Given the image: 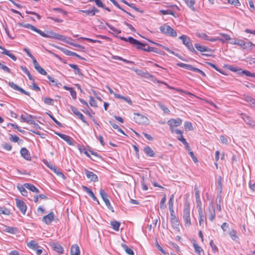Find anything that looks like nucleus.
<instances>
[{"label": "nucleus", "mask_w": 255, "mask_h": 255, "mask_svg": "<svg viewBox=\"0 0 255 255\" xmlns=\"http://www.w3.org/2000/svg\"><path fill=\"white\" fill-rule=\"evenodd\" d=\"M69 66L74 69L75 74L79 75L80 77H83V75L81 72L80 69L78 68V66L75 64H69Z\"/></svg>", "instance_id": "29"}, {"label": "nucleus", "mask_w": 255, "mask_h": 255, "mask_svg": "<svg viewBox=\"0 0 255 255\" xmlns=\"http://www.w3.org/2000/svg\"><path fill=\"white\" fill-rule=\"evenodd\" d=\"M186 4L193 10L195 11V8L194 6L195 0H184Z\"/></svg>", "instance_id": "43"}, {"label": "nucleus", "mask_w": 255, "mask_h": 255, "mask_svg": "<svg viewBox=\"0 0 255 255\" xmlns=\"http://www.w3.org/2000/svg\"><path fill=\"white\" fill-rule=\"evenodd\" d=\"M240 73L244 74L248 77H252L255 78V73H251L247 70H242L241 69Z\"/></svg>", "instance_id": "51"}, {"label": "nucleus", "mask_w": 255, "mask_h": 255, "mask_svg": "<svg viewBox=\"0 0 255 255\" xmlns=\"http://www.w3.org/2000/svg\"><path fill=\"white\" fill-rule=\"evenodd\" d=\"M1 49L3 50V51L1 52L2 54H4V55H6L8 56V57L11 58L14 61L16 60L17 58H16V56L14 55H13V54L11 53L10 52V51H8L7 49L4 48V47H3V49Z\"/></svg>", "instance_id": "34"}, {"label": "nucleus", "mask_w": 255, "mask_h": 255, "mask_svg": "<svg viewBox=\"0 0 255 255\" xmlns=\"http://www.w3.org/2000/svg\"><path fill=\"white\" fill-rule=\"evenodd\" d=\"M229 234L231 238L234 241L238 238L237 235H236V232L234 230H232L231 232H230Z\"/></svg>", "instance_id": "60"}, {"label": "nucleus", "mask_w": 255, "mask_h": 255, "mask_svg": "<svg viewBox=\"0 0 255 255\" xmlns=\"http://www.w3.org/2000/svg\"><path fill=\"white\" fill-rule=\"evenodd\" d=\"M57 48L60 50L61 51H62L65 54L69 56H75L78 57V58L80 59H82L83 58H82L80 55H78L76 53L71 51L67 49H65L64 48L59 47V46H56Z\"/></svg>", "instance_id": "14"}, {"label": "nucleus", "mask_w": 255, "mask_h": 255, "mask_svg": "<svg viewBox=\"0 0 255 255\" xmlns=\"http://www.w3.org/2000/svg\"><path fill=\"white\" fill-rule=\"evenodd\" d=\"M159 13L163 15L170 14L175 17L174 12L171 10H159Z\"/></svg>", "instance_id": "48"}, {"label": "nucleus", "mask_w": 255, "mask_h": 255, "mask_svg": "<svg viewBox=\"0 0 255 255\" xmlns=\"http://www.w3.org/2000/svg\"><path fill=\"white\" fill-rule=\"evenodd\" d=\"M170 217H171V223L172 226L176 229V230L179 231V223L176 217L174 211H170Z\"/></svg>", "instance_id": "10"}, {"label": "nucleus", "mask_w": 255, "mask_h": 255, "mask_svg": "<svg viewBox=\"0 0 255 255\" xmlns=\"http://www.w3.org/2000/svg\"><path fill=\"white\" fill-rule=\"evenodd\" d=\"M174 196L173 194L170 195L169 200L168 201V205H169V210L170 211H174L173 209V200H174Z\"/></svg>", "instance_id": "44"}, {"label": "nucleus", "mask_w": 255, "mask_h": 255, "mask_svg": "<svg viewBox=\"0 0 255 255\" xmlns=\"http://www.w3.org/2000/svg\"><path fill=\"white\" fill-rule=\"evenodd\" d=\"M47 78L48 79L49 81L52 83V85L56 86L58 87H59V85H61V84L60 83H57L56 82V81L55 80V79L53 78H52V77H51L50 76H49V75L48 76Z\"/></svg>", "instance_id": "54"}, {"label": "nucleus", "mask_w": 255, "mask_h": 255, "mask_svg": "<svg viewBox=\"0 0 255 255\" xmlns=\"http://www.w3.org/2000/svg\"><path fill=\"white\" fill-rule=\"evenodd\" d=\"M237 45H240L243 48L247 50H251L255 45L248 39L246 40L238 39Z\"/></svg>", "instance_id": "8"}, {"label": "nucleus", "mask_w": 255, "mask_h": 255, "mask_svg": "<svg viewBox=\"0 0 255 255\" xmlns=\"http://www.w3.org/2000/svg\"><path fill=\"white\" fill-rule=\"evenodd\" d=\"M20 25L25 28H29L33 31H34L37 32L38 33H39V30H40L39 29H37L36 27H35L33 25H32L30 24H29V23L20 24Z\"/></svg>", "instance_id": "39"}, {"label": "nucleus", "mask_w": 255, "mask_h": 255, "mask_svg": "<svg viewBox=\"0 0 255 255\" xmlns=\"http://www.w3.org/2000/svg\"><path fill=\"white\" fill-rule=\"evenodd\" d=\"M207 65L210 66L211 67H212V68H213L214 69H215L216 71H218L219 72L221 73H222V70L220 69H219L216 65H215L214 64L211 63V62H207L206 63Z\"/></svg>", "instance_id": "58"}, {"label": "nucleus", "mask_w": 255, "mask_h": 255, "mask_svg": "<svg viewBox=\"0 0 255 255\" xmlns=\"http://www.w3.org/2000/svg\"><path fill=\"white\" fill-rule=\"evenodd\" d=\"M52 249L58 253L62 254L63 252V248L57 243H54L51 245Z\"/></svg>", "instance_id": "25"}, {"label": "nucleus", "mask_w": 255, "mask_h": 255, "mask_svg": "<svg viewBox=\"0 0 255 255\" xmlns=\"http://www.w3.org/2000/svg\"><path fill=\"white\" fill-rule=\"evenodd\" d=\"M158 105L159 107L164 112V113L167 114L169 113L170 111L168 109L160 102H158Z\"/></svg>", "instance_id": "53"}, {"label": "nucleus", "mask_w": 255, "mask_h": 255, "mask_svg": "<svg viewBox=\"0 0 255 255\" xmlns=\"http://www.w3.org/2000/svg\"><path fill=\"white\" fill-rule=\"evenodd\" d=\"M21 119L24 122L31 124H34V120H32V116L31 115H29L27 117L25 118V116L23 115H21Z\"/></svg>", "instance_id": "38"}, {"label": "nucleus", "mask_w": 255, "mask_h": 255, "mask_svg": "<svg viewBox=\"0 0 255 255\" xmlns=\"http://www.w3.org/2000/svg\"><path fill=\"white\" fill-rule=\"evenodd\" d=\"M45 104L48 105H53L54 100L50 98H45L44 99Z\"/></svg>", "instance_id": "55"}, {"label": "nucleus", "mask_w": 255, "mask_h": 255, "mask_svg": "<svg viewBox=\"0 0 255 255\" xmlns=\"http://www.w3.org/2000/svg\"><path fill=\"white\" fill-rule=\"evenodd\" d=\"M82 189H83V190L84 191H85L90 197H91L92 198V199L95 201H97L98 202V204H99V201L98 200V199L97 198V197L95 196L94 193L93 192V191L90 189L88 187H86V186H82Z\"/></svg>", "instance_id": "22"}, {"label": "nucleus", "mask_w": 255, "mask_h": 255, "mask_svg": "<svg viewBox=\"0 0 255 255\" xmlns=\"http://www.w3.org/2000/svg\"><path fill=\"white\" fill-rule=\"evenodd\" d=\"M8 85L13 89L15 90V91H19L28 96H30V93L28 92H27L25 90H24L21 88L18 87L16 84H14L12 82H8Z\"/></svg>", "instance_id": "13"}, {"label": "nucleus", "mask_w": 255, "mask_h": 255, "mask_svg": "<svg viewBox=\"0 0 255 255\" xmlns=\"http://www.w3.org/2000/svg\"><path fill=\"white\" fill-rule=\"evenodd\" d=\"M24 187H25L26 189H28L33 192L39 193L40 192L39 190L36 187H35L33 185L30 183H25Z\"/></svg>", "instance_id": "33"}, {"label": "nucleus", "mask_w": 255, "mask_h": 255, "mask_svg": "<svg viewBox=\"0 0 255 255\" xmlns=\"http://www.w3.org/2000/svg\"><path fill=\"white\" fill-rule=\"evenodd\" d=\"M209 219L210 221H213L216 216L215 208L212 202H211L209 206Z\"/></svg>", "instance_id": "17"}, {"label": "nucleus", "mask_w": 255, "mask_h": 255, "mask_svg": "<svg viewBox=\"0 0 255 255\" xmlns=\"http://www.w3.org/2000/svg\"><path fill=\"white\" fill-rule=\"evenodd\" d=\"M133 70L138 75L144 76L145 77L147 78H151V79H152L153 77L151 74H150L148 73H145L143 75V72L140 70H138L137 69H134V68H133Z\"/></svg>", "instance_id": "32"}, {"label": "nucleus", "mask_w": 255, "mask_h": 255, "mask_svg": "<svg viewBox=\"0 0 255 255\" xmlns=\"http://www.w3.org/2000/svg\"><path fill=\"white\" fill-rule=\"evenodd\" d=\"M182 122V120L179 118L171 119L168 121L167 124L170 126V130L172 133H175L176 129H174V128L180 126Z\"/></svg>", "instance_id": "7"}, {"label": "nucleus", "mask_w": 255, "mask_h": 255, "mask_svg": "<svg viewBox=\"0 0 255 255\" xmlns=\"http://www.w3.org/2000/svg\"><path fill=\"white\" fill-rule=\"evenodd\" d=\"M177 65L180 67L193 71L195 67L190 64H186L183 63H178Z\"/></svg>", "instance_id": "36"}, {"label": "nucleus", "mask_w": 255, "mask_h": 255, "mask_svg": "<svg viewBox=\"0 0 255 255\" xmlns=\"http://www.w3.org/2000/svg\"><path fill=\"white\" fill-rule=\"evenodd\" d=\"M89 104L91 106L94 107H97V104L96 101L95 100L94 98L93 97H90V101Z\"/></svg>", "instance_id": "57"}, {"label": "nucleus", "mask_w": 255, "mask_h": 255, "mask_svg": "<svg viewBox=\"0 0 255 255\" xmlns=\"http://www.w3.org/2000/svg\"><path fill=\"white\" fill-rule=\"evenodd\" d=\"M21 155L26 160H30L31 158L30 154L29 151L24 147H23L20 150Z\"/></svg>", "instance_id": "24"}, {"label": "nucleus", "mask_w": 255, "mask_h": 255, "mask_svg": "<svg viewBox=\"0 0 255 255\" xmlns=\"http://www.w3.org/2000/svg\"><path fill=\"white\" fill-rule=\"evenodd\" d=\"M184 127L186 129L191 130L192 129V125L191 123L186 122L184 124Z\"/></svg>", "instance_id": "59"}, {"label": "nucleus", "mask_w": 255, "mask_h": 255, "mask_svg": "<svg viewBox=\"0 0 255 255\" xmlns=\"http://www.w3.org/2000/svg\"><path fill=\"white\" fill-rule=\"evenodd\" d=\"M175 133L177 134H180V137H178V139L179 140H180L183 144L185 142V141H186V140L185 139V138H184L183 137V131H181V130L180 129H176L175 130Z\"/></svg>", "instance_id": "41"}, {"label": "nucleus", "mask_w": 255, "mask_h": 255, "mask_svg": "<svg viewBox=\"0 0 255 255\" xmlns=\"http://www.w3.org/2000/svg\"><path fill=\"white\" fill-rule=\"evenodd\" d=\"M56 134L60 137L62 139L66 141L69 145H74V140L69 135L60 133H56Z\"/></svg>", "instance_id": "15"}, {"label": "nucleus", "mask_w": 255, "mask_h": 255, "mask_svg": "<svg viewBox=\"0 0 255 255\" xmlns=\"http://www.w3.org/2000/svg\"><path fill=\"white\" fill-rule=\"evenodd\" d=\"M133 119L135 123L140 125H148L149 122L146 117L139 113H134Z\"/></svg>", "instance_id": "5"}, {"label": "nucleus", "mask_w": 255, "mask_h": 255, "mask_svg": "<svg viewBox=\"0 0 255 255\" xmlns=\"http://www.w3.org/2000/svg\"><path fill=\"white\" fill-rule=\"evenodd\" d=\"M179 39L182 40L183 44H184L190 51L194 53H197V51L193 47V44L189 37L186 35H182L179 37Z\"/></svg>", "instance_id": "4"}, {"label": "nucleus", "mask_w": 255, "mask_h": 255, "mask_svg": "<svg viewBox=\"0 0 255 255\" xmlns=\"http://www.w3.org/2000/svg\"><path fill=\"white\" fill-rule=\"evenodd\" d=\"M197 35L199 38L212 42L216 41L217 40V39H215V37H211L205 33H197Z\"/></svg>", "instance_id": "26"}, {"label": "nucleus", "mask_w": 255, "mask_h": 255, "mask_svg": "<svg viewBox=\"0 0 255 255\" xmlns=\"http://www.w3.org/2000/svg\"><path fill=\"white\" fill-rule=\"evenodd\" d=\"M51 170H53V172L55 173L58 176L62 177L63 179L65 178V176L63 173L57 169L55 166L52 168V169H51Z\"/></svg>", "instance_id": "49"}, {"label": "nucleus", "mask_w": 255, "mask_h": 255, "mask_svg": "<svg viewBox=\"0 0 255 255\" xmlns=\"http://www.w3.org/2000/svg\"><path fill=\"white\" fill-rule=\"evenodd\" d=\"M183 218L186 226L189 227L191 225L190 205L188 203H185L184 204L183 211Z\"/></svg>", "instance_id": "2"}, {"label": "nucleus", "mask_w": 255, "mask_h": 255, "mask_svg": "<svg viewBox=\"0 0 255 255\" xmlns=\"http://www.w3.org/2000/svg\"><path fill=\"white\" fill-rule=\"evenodd\" d=\"M23 51H24L26 53L27 55L32 59V61H33V60L36 59L31 54L28 49L24 48L23 49Z\"/></svg>", "instance_id": "62"}, {"label": "nucleus", "mask_w": 255, "mask_h": 255, "mask_svg": "<svg viewBox=\"0 0 255 255\" xmlns=\"http://www.w3.org/2000/svg\"><path fill=\"white\" fill-rule=\"evenodd\" d=\"M21 69L22 70V71L27 75L28 76L29 79L31 81H32L33 82H34V80L31 75L30 74L29 71L26 68V67L24 66H21Z\"/></svg>", "instance_id": "42"}, {"label": "nucleus", "mask_w": 255, "mask_h": 255, "mask_svg": "<svg viewBox=\"0 0 255 255\" xmlns=\"http://www.w3.org/2000/svg\"><path fill=\"white\" fill-rule=\"evenodd\" d=\"M70 109L75 115L80 119L83 123L86 124L87 126L89 125L88 123L86 121L84 115L81 114L76 108L73 106H70Z\"/></svg>", "instance_id": "11"}, {"label": "nucleus", "mask_w": 255, "mask_h": 255, "mask_svg": "<svg viewBox=\"0 0 255 255\" xmlns=\"http://www.w3.org/2000/svg\"><path fill=\"white\" fill-rule=\"evenodd\" d=\"M33 65L34 68L37 71L38 73L43 75H46L47 74V72L45 70L42 68L37 62L36 59L33 60Z\"/></svg>", "instance_id": "19"}, {"label": "nucleus", "mask_w": 255, "mask_h": 255, "mask_svg": "<svg viewBox=\"0 0 255 255\" xmlns=\"http://www.w3.org/2000/svg\"><path fill=\"white\" fill-rule=\"evenodd\" d=\"M3 231L9 233L15 234L18 232V230L17 228L5 226Z\"/></svg>", "instance_id": "27"}, {"label": "nucleus", "mask_w": 255, "mask_h": 255, "mask_svg": "<svg viewBox=\"0 0 255 255\" xmlns=\"http://www.w3.org/2000/svg\"><path fill=\"white\" fill-rule=\"evenodd\" d=\"M144 151L146 155L148 156L153 157L155 155V152L149 146H146L144 147Z\"/></svg>", "instance_id": "31"}, {"label": "nucleus", "mask_w": 255, "mask_h": 255, "mask_svg": "<svg viewBox=\"0 0 255 255\" xmlns=\"http://www.w3.org/2000/svg\"><path fill=\"white\" fill-rule=\"evenodd\" d=\"M193 246L195 249V252L199 255H201V253L203 252L201 247H200L197 243L195 240L193 241Z\"/></svg>", "instance_id": "35"}, {"label": "nucleus", "mask_w": 255, "mask_h": 255, "mask_svg": "<svg viewBox=\"0 0 255 255\" xmlns=\"http://www.w3.org/2000/svg\"><path fill=\"white\" fill-rule=\"evenodd\" d=\"M27 246L33 250L37 249L39 247L38 244L34 241H31L27 243Z\"/></svg>", "instance_id": "45"}, {"label": "nucleus", "mask_w": 255, "mask_h": 255, "mask_svg": "<svg viewBox=\"0 0 255 255\" xmlns=\"http://www.w3.org/2000/svg\"><path fill=\"white\" fill-rule=\"evenodd\" d=\"M9 139L12 142H16L19 140V138L17 136L15 135H13L12 134H10Z\"/></svg>", "instance_id": "61"}, {"label": "nucleus", "mask_w": 255, "mask_h": 255, "mask_svg": "<svg viewBox=\"0 0 255 255\" xmlns=\"http://www.w3.org/2000/svg\"><path fill=\"white\" fill-rule=\"evenodd\" d=\"M80 251L78 246L74 244L72 246L71 249V255H80Z\"/></svg>", "instance_id": "28"}, {"label": "nucleus", "mask_w": 255, "mask_h": 255, "mask_svg": "<svg viewBox=\"0 0 255 255\" xmlns=\"http://www.w3.org/2000/svg\"><path fill=\"white\" fill-rule=\"evenodd\" d=\"M198 212L199 215V224L201 226L202 223L206 220V217L202 210L201 207L199 208Z\"/></svg>", "instance_id": "30"}, {"label": "nucleus", "mask_w": 255, "mask_h": 255, "mask_svg": "<svg viewBox=\"0 0 255 255\" xmlns=\"http://www.w3.org/2000/svg\"><path fill=\"white\" fill-rule=\"evenodd\" d=\"M160 31L162 33L170 36L171 37H176L177 32L169 25L164 24L159 27Z\"/></svg>", "instance_id": "3"}, {"label": "nucleus", "mask_w": 255, "mask_h": 255, "mask_svg": "<svg viewBox=\"0 0 255 255\" xmlns=\"http://www.w3.org/2000/svg\"><path fill=\"white\" fill-rule=\"evenodd\" d=\"M166 195L164 194L163 197L161 199V200L160 201V208L161 209L164 208V204H165V203L166 202Z\"/></svg>", "instance_id": "63"}, {"label": "nucleus", "mask_w": 255, "mask_h": 255, "mask_svg": "<svg viewBox=\"0 0 255 255\" xmlns=\"http://www.w3.org/2000/svg\"><path fill=\"white\" fill-rule=\"evenodd\" d=\"M119 38H120L121 40L125 41H128L129 43L133 45L134 47H135L136 48H141L142 46H144L143 44H142V43L140 42L139 41L133 38L132 37H129L128 38H127L123 36H119Z\"/></svg>", "instance_id": "6"}, {"label": "nucleus", "mask_w": 255, "mask_h": 255, "mask_svg": "<svg viewBox=\"0 0 255 255\" xmlns=\"http://www.w3.org/2000/svg\"><path fill=\"white\" fill-rule=\"evenodd\" d=\"M17 188L23 196H27V191L26 190V188L24 187V184L22 186H18Z\"/></svg>", "instance_id": "47"}, {"label": "nucleus", "mask_w": 255, "mask_h": 255, "mask_svg": "<svg viewBox=\"0 0 255 255\" xmlns=\"http://www.w3.org/2000/svg\"><path fill=\"white\" fill-rule=\"evenodd\" d=\"M16 205L23 214H25L26 211L27 207L25 203L22 200L16 199Z\"/></svg>", "instance_id": "12"}, {"label": "nucleus", "mask_w": 255, "mask_h": 255, "mask_svg": "<svg viewBox=\"0 0 255 255\" xmlns=\"http://www.w3.org/2000/svg\"><path fill=\"white\" fill-rule=\"evenodd\" d=\"M195 47L197 50L200 52H206L211 51L209 48L206 46H202L199 44H195Z\"/></svg>", "instance_id": "37"}, {"label": "nucleus", "mask_w": 255, "mask_h": 255, "mask_svg": "<svg viewBox=\"0 0 255 255\" xmlns=\"http://www.w3.org/2000/svg\"><path fill=\"white\" fill-rule=\"evenodd\" d=\"M50 118L59 126L61 127L62 125L61 124L58 122L51 114H50L48 113H46Z\"/></svg>", "instance_id": "64"}, {"label": "nucleus", "mask_w": 255, "mask_h": 255, "mask_svg": "<svg viewBox=\"0 0 255 255\" xmlns=\"http://www.w3.org/2000/svg\"><path fill=\"white\" fill-rule=\"evenodd\" d=\"M84 171L87 177L90 179L91 181L96 182L98 181V176L93 172L90 171L86 169L84 170Z\"/></svg>", "instance_id": "16"}, {"label": "nucleus", "mask_w": 255, "mask_h": 255, "mask_svg": "<svg viewBox=\"0 0 255 255\" xmlns=\"http://www.w3.org/2000/svg\"><path fill=\"white\" fill-rule=\"evenodd\" d=\"M111 225L112 227V228L115 231H119V228L121 225V223L116 221H112L111 222Z\"/></svg>", "instance_id": "40"}, {"label": "nucleus", "mask_w": 255, "mask_h": 255, "mask_svg": "<svg viewBox=\"0 0 255 255\" xmlns=\"http://www.w3.org/2000/svg\"><path fill=\"white\" fill-rule=\"evenodd\" d=\"M106 24L114 32H116V33H117L118 34H119V33H121V30H119V29L116 28L115 27H114V26H113L112 25H111L109 23H106Z\"/></svg>", "instance_id": "56"}, {"label": "nucleus", "mask_w": 255, "mask_h": 255, "mask_svg": "<svg viewBox=\"0 0 255 255\" xmlns=\"http://www.w3.org/2000/svg\"><path fill=\"white\" fill-rule=\"evenodd\" d=\"M142 44H143L144 46L143 45L141 46V48H137V49H142L144 51H147V52H151V50H153V49H152V47L149 46L146 44H145V43H142Z\"/></svg>", "instance_id": "50"}, {"label": "nucleus", "mask_w": 255, "mask_h": 255, "mask_svg": "<svg viewBox=\"0 0 255 255\" xmlns=\"http://www.w3.org/2000/svg\"><path fill=\"white\" fill-rule=\"evenodd\" d=\"M100 194L102 198L103 199V201L105 202V204L106 205L108 208L112 212H114L113 208L111 206L109 200L108 199L107 194L103 189H101L100 190Z\"/></svg>", "instance_id": "9"}, {"label": "nucleus", "mask_w": 255, "mask_h": 255, "mask_svg": "<svg viewBox=\"0 0 255 255\" xmlns=\"http://www.w3.org/2000/svg\"><path fill=\"white\" fill-rule=\"evenodd\" d=\"M242 118L247 125L252 127L255 126V121L252 120V118L248 115L242 114Z\"/></svg>", "instance_id": "18"}, {"label": "nucleus", "mask_w": 255, "mask_h": 255, "mask_svg": "<svg viewBox=\"0 0 255 255\" xmlns=\"http://www.w3.org/2000/svg\"><path fill=\"white\" fill-rule=\"evenodd\" d=\"M195 196L196 200L197 207H201V201L200 197V191L198 189V186L196 185L194 187Z\"/></svg>", "instance_id": "21"}, {"label": "nucleus", "mask_w": 255, "mask_h": 255, "mask_svg": "<svg viewBox=\"0 0 255 255\" xmlns=\"http://www.w3.org/2000/svg\"><path fill=\"white\" fill-rule=\"evenodd\" d=\"M110 124H111V125L112 126V127L114 128V129H118V130L121 133H123V134H125V132H124V131L118 126V125H117V124H115V123H113L111 121H110L109 122Z\"/></svg>", "instance_id": "52"}, {"label": "nucleus", "mask_w": 255, "mask_h": 255, "mask_svg": "<svg viewBox=\"0 0 255 255\" xmlns=\"http://www.w3.org/2000/svg\"><path fill=\"white\" fill-rule=\"evenodd\" d=\"M220 35L222 36V38H220L219 37H215V39H217L216 41H220L223 43H225V42L230 40L231 39L230 36L227 34L220 33Z\"/></svg>", "instance_id": "23"}, {"label": "nucleus", "mask_w": 255, "mask_h": 255, "mask_svg": "<svg viewBox=\"0 0 255 255\" xmlns=\"http://www.w3.org/2000/svg\"><path fill=\"white\" fill-rule=\"evenodd\" d=\"M122 247L123 248V249L125 250V252L129 255H133L134 252L133 251L129 248L128 247V246L125 244H122Z\"/></svg>", "instance_id": "46"}, {"label": "nucleus", "mask_w": 255, "mask_h": 255, "mask_svg": "<svg viewBox=\"0 0 255 255\" xmlns=\"http://www.w3.org/2000/svg\"><path fill=\"white\" fill-rule=\"evenodd\" d=\"M38 34L43 37L53 38L62 41H65V37L64 35L58 34L51 30L47 31L46 33H45L40 30Z\"/></svg>", "instance_id": "1"}, {"label": "nucleus", "mask_w": 255, "mask_h": 255, "mask_svg": "<svg viewBox=\"0 0 255 255\" xmlns=\"http://www.w3.org/2000/svg\"><path fill=\"white\" fill-rule=\"evenodd\" d=\"M54 217V213L53 212H51L42 218V221L45 224L49 225L53 220Z\"/></svg>", "instance_id": "20"}]
</instances>
